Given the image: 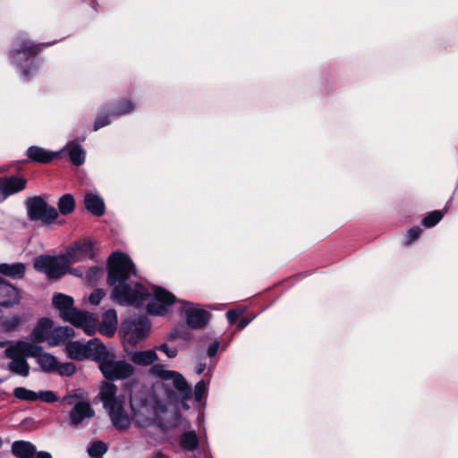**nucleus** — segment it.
<instances>
[{"instance_id":"nucleus-1","label":"nucleus","mask_w":458,"mask_h":458,"mask_svg":"<svg viewBox=\"0 0 458 458\" xmlns=\"http://www.w3.org/2000/svg\"><path fill=\"white\" fill-rule=\"evenodd\" d=\"M107 284L113 286L111 296L119 304L140 308L149 299L147 312L163 316L168 312L176 297L163 287H157L150 293L146 286L131 278L137 276V269L131 258L123 252H113L107 259Z\"/></svg>"},{"instance_id":"nucleus-2","label":"nucleus","mask_w":458,"mask_h":458,"mask_svg":"<svg viewBox=\"0 0 458 458\" xmlns=\"http://www.w3.org/2000/svg\"><path fill=\"white\" fill-rule=\"evenodd\" d=\"M154 376L163 380L165 395L172 400L176 397L187 401L192 396L191 388L185 377L178 371L166 369L164 365H154L151 368Z\"/></svg>"},{"instance_id":"nucleus-3","label":"nucleus","mask_w":458,"mask_h":458,"mask_svg":"<svg viewBox=\"0 0 458 458\" xmlns=\"http://www.w3.org/2000/svg\"><path fill=\"white\" fill-rule=\"evenodd\" d=\"M104 354H100L98 368L104 377L109 381H116L130 377L134 373V368L124 360H115L114 353L109 352L105 345Z\"/></svg>"},{"instance_id":"nucleus-4","label":"nucleus","mask_w":458,"mask_h":458,"mask_svg":"<svg viewBox=\"0 0 458 458\" xmlns=\"http://www.w3.org/2000/svg\"><path fill=\"white\" fill-rule=\"evenodd\" d=\"M34 269L50 280H58L69 271V261L64 253L57 256L42 254L34 259Z\"/></svg>"},{"instance_id":"nucleus-5","label":"nucleus","mask_w":458,"mask_h":458,"mask_svg":"<svg viewBox=\"0 0 458 458\" xmlns=\"http://www.w3.org/2000/svg\"><path fill=\"white\" fill-rule=\"evenodd\" d=\"M65 349L68 357L72 360L98 361L100 354H104L105 344L98 338H92L87 342L69 341Z\"/></svg>"},{"instance_id":"nucleus-6","label":"nucleus","mask_w":458,"mask_h":458,"mask_svg":"<svg viewBox=\"0 0 458 458\" xmlns=\"http://www.w3.org/2000/svg\"><path fill=\"white\" fill-rule=\"evenodd\" d=\"M150 327L151 325L145 317H133L122 321L119 334L125 343L135 346L148 336Z\"/></svg>"},{"instance_id":"nucleus-7","label":"nucleus","mask_w":458,"mask_h":458,"mask_svg":"<svg viewBox=\"0 0 458 458\" xmlns=\"http://www.w3.org/2000/svg\"><path fill=\"white\" fill-rule=\"evenodd\" d=\"M27 216L30 221H40L42 225H51L58 218V211L49 205L42 196H34L26 200Z\"/></svg>"},{"instance_id":"nucleus-8","label":"nucleus","mask_w":458,"mask_h":458,"mask_svg":"<svg viewBox=\"0 0 458 458\" xmlns=\"http://www.w3.org/2000/svg\"><path fill=\"white\" fill-rule=\"evenodd\" d=\"M183 306L182 307V314L184 316L186 325L191 329H201L205 327L210 318L211 313L204 309L194 307L192 302L187 301H180Z\"/></svg>"},{"instance_id":"nucleus-9","label":"nucleus","mask_w":458,"mask_h":458,"mask_svg":"<svg viewBox=\"0 0 458 458\" xmlns=\"http://www.w3.org/2000/svg\"><path fill=\"white\" fill-rule=\"evenodd\" d=\"M45 46L46 44H34L25 38L19 37L16 39V47L10 52V57L13 63L21 65L22 61L21 55L24 57V60H29L38 55Z\"/></svg>"},{"instance_id":"nucleus-10","label":"nucleus","mask_w":458,"mask_h":458,"mask_svg":"<svg viewBox=\"0 0 458 458\" xmlns=\"http://www.w3.org/2000/svg\"><path fill=\"white\" fill-rule=\"evenodd\" d=\"M42 346L27 341L18 340L4 350V356L12 360L37 357Z\"/></svg>"},{"instance_id":"nucleus-11","label":"nucleus","mask_w":458,"mask_h":458,"mask_svg":"<svg viewBox=\"0 0 458 458\" xmlns=\"http://www.w3.org/2000/svg\"><path fill=\"white\" fill-rule=\"evenodd\" d=\"M64 255L69 261V267L72 263L91 259L95 257L94 244L90 241H76L66 249Z\"/></svg>"},{"instance_id":"nucleus-12","label":"nucleus","mask_w":458,"mask_h":458,"mask_svg":"<svg viewBox=\"0 0 458 458\" xmlns=\"http://www.w3.org/2000/svg\"><path fill=\"white\" fill-rule=\"evenodd\" d=\"M53 305L59 311L60 317L64 321L72 324L79 310L74 307L72 297L64 293H55L53 296Z\"/></svg>"},{"instance_id":"nucleus-13","label":"nucleus","mask_w":458,"mask_h":458,"mask_svg":"<svg viewBox=\"0 0 458 458\" xmlns=\"http://www.w3.org/2000/svg\"><path fill=\"white\" fill-rule=\"evenodd\" d=\"M95 416V411L88 401H79L69 411L68 425L79 428L87 419Z\"/></svg>"},{"instance_id":"nucleus-14","label":"nucleus","mask_w":458,"mask_h":458,"mask_svg":"<svg viewBox=\"0 0 458 458\" xmlns=\"http://www.w3.org/2000/svg\"><path fill=\"white\" fill-rule=\"evenodd\" d=\"M27 181L17 176H4L0 178V201L7 197L22 191Z\"/></svg>"},{"instance_id":"nucleus-15","label":"nucleus","mask_w":458,"mask_h":458,"mask_svg":"<svg viewBox=\"0 0 458 458\" xmlns=\"http://www.w3.org/2000/svg\"><path fill=\"white\" fill-rule=\"evenodd\" d=\"M106 410L116 429L123 430L130 427L131 420L124 409V401L106 408Z\"/></svg>"},{"instance_id":"nucleus-16","label":"nucleus","mask_w":458,"mask_h":458,"mask_svg":"<svg viewBox=\"0 0 458 458\" xmlns=\"http://www.w3.org/2000/svg\"><path fill=\"white\" fill-rule=\"evenodd\" d=\"M20 291L0 277V306L13 307L20 302Z\"/></svg>"},{"instance_id":"nucleus-17","label":"nucleus","mask_w":458,"mask_h":458,"mask_svg":"<svg viewBox=\"0 0 458 458\" xmlns=\"http://www.w3.org/2000/svg\"><path fill=\"white\" fill-rule=\"evenodd\" d=\"M72 325L81 327L89 335H93L97 329L99 330V320L97 315L88 311L78 310Z\"/></svg>"},{"instance_id":"nucleus-18","label":"nucleus","mask_w":458,"mask_h":458,"mask_svg":"<svg viewBox=\"0 0 458 458\" xmlns=\"http://www.w3.org/2000/svg\"><path fill=\"white\" fill-rule=\"evenodd\" d=\"M175 448L176 445L184 452H194L199 447V437L195 430L182 432L176 440L171 442Z\"/></svg>"},{"instance_id":"nucleus-19","label":"nucleus","mask_w":458,"mask_h":458,"mask_svg":"<svg viewBox=\"0 0 458 458\" xmlns=\"http://www.w3.org/2000/svg\"><path fill=\"white\" fill-rule=\"evenodd\" d=\"M28 159L25 162L47 164L59 157V152L47 150L41 147L31 146L27 150Z\"/></svg>"},{"instance_id":"nucleus-20","label":"nucleus","mask_w":458,"mask_h":458,"mask_svg":"<svg viewBox=\"0 0 458 458\" xmlns=\"http://www.w3.org/2000/svg\"><path fill=\"white\" fill-rule=\"evenodd\" d=\"M86 210L95 216H102L106 213V204L103 198L96 193L87 192L83 199Z\"/></svg>"},{"instance_id":"nucleus-21","label":"nucleus","mask_w":458,"mask_h":458,"mask_svg":"<svg viewBox=\"0 0 458 458\" xmlns=\"http://www.w3.org/2000/svg\"><path fill=\"white\" fill-rule=\"evenodd\" d=\"M53 321L48 318H42L38 320L33 328L31 337L34 342L42 343L46 339L49 341V336L53 331Z\"/></svg>"},{"instance_id":"nucleus-22","label":"nucleus","mask_w":458,"mask_h":458,"mask_svg":"<svg viewBox=\"0 0 458 458\" xmlns=\"http://www.w3.org/2000/svg\"><path fill=\"white\" fill-rule=\"evenodd\" d=\"M117 324L115 310L109 309L103 313L102 322H99V331L104 335L112 336L116 331Z\"/></svg>"},{"instance_id":"nucleus-23","label":"nucleus","mask_w":458,"mask_h":458,"mask_svg":"<svg viewBox=\"0 0 458 458\" xmlns=\"http://www.w3.org/2000/svg\"><path fill=\"white\" fill-rule=\"evenodd\" d=\"M60 155H66L69 160L75 165H81L85 161L86 153L80 144L75 141L69 142L61 152Z\"/></svg>"},{"instance_id":"nucleus-24","label":"nucleus","mask_w":458,"mask_h":458,"mask_svg":"<svg viewBox=\"0 0 458 458\" xmlns=\"http://www.w3.org/2000/svg\"><path fill=\"white\" fill-rule=\"evenodd\" d=\"M116 394L117 386L114 384L105 383L102 386L99 393V398L103 403L105 409L123 401V399L117 397Z\"/></svg>"},{"instance_id":"nucleus-25","label":"nucleus","mask_w":458,"mask_h":458,"mask_svg":"<svg viewBox=\"0 0 458 458\" xmlns=\"http://www.w3.org/2000/svg\"><path fill=\"white\" fill-rule=\"evenodd\" d=\"M129 356L132 363L140 366H149L158 360L154 349L131 352Z\"/></svg>"},{"instance_id":"nucleus-26","label":"nucleus","mask_w":458,"mask_h":458,"mask_svg":"<svg viewBox=\"0 0 458 458\" xmlns=\"http://www.w3.org/2000/svg\"><path fill=\"white\" fill-rule=\"evenodd\" d=\"M11 451L16 458H34L37 450L31 442L16 440L13 443Z\"/></svg>"},{"instance_id":"nucleus-27","label":"nucleus","mask_w":458,"mask_h":458,"mask_svg":"<svg viewBox=\"0 0 458 458\" xmlns=\"http://www.w3.org/2000/svg\"><path fill=\"white\" fill-rule=\"evenodd\" d=\"M26 272V266L22 262H16L13 264L1 263L0 274L9 276L13 279H21L24 277Z\"/></svg>"},{"instance_id":"nucleus-28","label":"nucleus","mask_w":458,"mask_h":458,"mask_svg":"<svg viewBox=\"0 0 458 458\" xmlns=\"http://www.w3.org/2000/svg\"><path fill=\"white\" fill-rule=\"evenodd\" d=\"M72 336H74V329L72 327L69 326L55 327L49 336V344L52 346L60 345Z\"/></svg>"},{"instance_id":"nucleus-29","label":"nucleus","mask_w":458,"mask_h":458,"mask_svg":"<svg viewBox=\"0 0 458 458\" xmlns=\"http://www.w3.org/2000/svg\"><path fill=\"white\" fill-rule=\"evenodd\" d=\"M35 358L37 359L41 371L45 373L55 372L58 361L54 355L48 352H39Z\"/></svg>"},{"instance_id":"nucleus-30","label":"nucleus","mask_w":458,"mask_h":458,"mask_svg":"<svg viewBox=\"0 0 458 458\" xmlns=\"http://www.w3.org/2000/svg\"><path fill=\"white\" fill-rule=\"evenodd\" d=\"M76 207L74 196L71 193L64 194L57 202V211L63 216L72 214Z\"/></svg>"},{"instance_id":"nucleus-31","label":"nucleus","mask_w":458,"mask_h":458,"mask_svg":"<svg viewBox=\"0 0 458 458\" xmlns=\"http://www.w3.org/2000/svg\"><path fill=\"white\" fill-rule=\"evenodd\" d=\"M7 369L21 377H28L30 374V364L27 359L14 360L7 363Z\"/></svg>"},{"instance_id":"nucleus-32","label":"nucleus","mask_w":458,"mask_h":458,"mask_svg":"<svg viewBox=\"0 0 458 458\" xmlns=\"http://www.w3.org/2000/svg\"><path fill=\"white\" fill-rule=\"evenodd\" d=\"M446 212V207L443 210L431 211L423 217L421 225L426 228L433 227L441 221Z\"/></svg>"},{"instance_id":"nucleus-33","label":"nucleus","mask_w":458,"mask_h":458,"mask_svg":"<svg viewBox=\"0 0 458 458\" xmlns=\"http://www.w3.org/2000/svg\"><path fill=\"white\" fill-rule=\"evenodd\" d=\"M107 445L101 440L93 441L87 449L88 454L91 458H102L107 452Z\"/></svg>"},{"instance_id":"nucleus-34","label":"nucleus","mask_w":458,"mask_h":458,"mask_svg":"<svg viewBox=\"0 0 458 458\" xmlns=\"http://www.w3.org/2000/svg\"><path fill=\"white\" fill-rule=\"evenodd\" d=\"M177 338L183 341H190L192 338V334L184 326L180 325L168 334L169 341H174Z\"/></svg>"},{"instance_id":"nucleus-35","label":"nucleus","mask_w":458,"mask_h":458,"mask_svg":"<svg viewBox=\"0 0 458 458\" xmlns=\"http://www.w3.org/2000/svg\"><path fill=\"white\" fill-rule=\"evenodd\" d=\"M13 395L20 400L23 401H36L38 400L37 393L23 386L16 387L13 390Z\"/></svg>"},{"instance_id":"nucleus-36","label":"nucleus","mask_w":458,"mask_h":458,"mask_svg":"<svg viewBox=\"0 0 458 458\" xmlns=\"http://www.w3.org/2000/svg\"><path fill=\"white\" fill-rule=\"evenodd\" d=\"M134 109V105L130 100H122L117 104V107L112 112L114 116H121L131 113Z\"/></svg>"},{"instance_id":"nucleus-37","label":"nucleus","mask_w":458,"mask_h":458,"mask_svg":"<svg viewBox=\"0 0 458 458\" xmlns=\"http://www.w3.org/2000/svg\"><path fill=\"white\" fill-rule=\"evenodd\" d=\"M102 272V267L98 266H92L86 270L85 279L89 284H95Z\"/></svg>"},{"instance_id":"nucleus-38","label":"nucleus","mask_w":458,"mask_h":458,"mask_svg":"<svg viewBox=\"0 0 458 458\" xmlns=\"http://www.w3.org/2000/svg\"><path fill=\"white\" fill-rule=\"evenodd\" d=\"M76 371V366L72 362L59 363L57 362L56 370L60 376L71 377Z\"/></svg>"},{"instance_id":"nucleus-39","label":"nucleus","mask_w":458,"mask_h":458,"mask_svg":"<svg viewBox=\"0 0 458 458\" xmlns=\"http://www.w3.org/2000/svg\"><path fill=\"white\" fill-rule=\"evenodd\" d=\"M84 397L85 396H84L83 393L79 394L78 390H74V391H72V393H70V394L64 395L61 399V403L71 405L73 407L77 403V402L84 401Z\"/></svg>"},{"instance_id":"nucleus-40","label":"nucleus","mask_w":458,"mask_h":458,"mask_svg":"<svg viewBox=\"0 0 458 458\" xmlns=\"http://www.w3.org/2000/svg\"><path fill=\"white\" fill-rule=\"evenodd\" d=\"M21 324V318L13 316L3 321L2 327L4 332H11L15 330Z\"/></svg>"},{"instance_id":"nucleus-41","label":"nucleus","mask_w":458,"mask_h":458,"mask_svg":"<svg viewBox=\"0 0 458 458\" xmlns=\"http://www.w3.org/2000/svg\"><path fill=\"white\" fill-rule=\"evenodd\" d=\"M37 396L38 399L47 403H53L58 400L56 394L51 390H41L37 393Z\"/></svg>"},{"instance_id":"nucleus-42","label":"nucleus","mask_w":458,"mask_h":458,"mask_svg":"<svg viewBox=\"0 0 458 458\" xmlns=\"http://www.w3.org/2000/svg\"><path fill=\"white\" fill-rule=\"evenodd\" d=\"M207 393L206 383L203 379L199 380L194 387V398L196 402H200Z\"/></svg>"},{"instance_id":"nucleus-43","label":"nucleus","mask_w":458,"mask_h":458,"mask_svg":"<svg viewBox=\"0 0 458 458\" xmlns=\"http://www.w3.org/2000/svg\"><path fill=\"white\" fill-rule=\"evenodd\" d=\"M154 350L164 352L168 358L173 359L177 356L178 350L176 347H170L166 343H163L157 346Z\"/></svg>"},{"instance_id":"nucleus-44","label":"nucleus","mask_w":458,"mask_h":458,"mask_svg":"<svg viewBox=\"0 0 458 458\" xmlns=\"http://www.w3.org/2000/svg\"><path fill=\"white\" fill-rule=\"evenodd\" d=\"M421 229L419 226H414L407 231L405 244L409 245L420 236Z\"/></svg>"},{"instance_id":"nucleus-45","label":"nucleus","mask_w":458,"mask_h":458,"mask_svg":"<svg viewBox=\"0 0 458 458\" xmlns=\"http://www.w3.org/2000/svg\"><path fill=\"white\" fill-rule=\"evenodd\" d=\"M105 292L102 289L97 288L95 289L89 297V301L92 305H98L105 296Z\"/></svg>"},{"instance_id":"nucleus-46","label":"nucleus","mask_w":458,"mask_h":458,"mask_svg":"<svg viewBox=\"0 0 458 458\" xmlns=\"http://www.w3.org/2000/svg\"><path fill=\"white\" fill-rule=\"evenodd\" d=\"M110 123V119L107 114H100L98 115L94 123V131H98V129L108 125Z\"/></svg>"},{"instance_id":"nucleus-47","label":"nucleus","mask_w":458,"mask_h":458,"mask_svg":"<svg viewBox=\"0 0 458 458\" xmlns=\"http://www.w3.org/2000/svg\"><path fill=\"white\" fill-rule=\"evenodd\" d=\"M241 311L239 310H236V309H231L229 310H227L226 312V318H227V320H228V323L233 325L234 323L237 322L240 315H241Z\"/></svg>"},{"instance_id":"nucleus-48","label":"nucleus","mask_w":458,"mask_h":458,"mask_svg":"<svg viewBox=\"0 0 458 458\" xmlns=\"http://www.w3.org/2000/svg\"><path fill=\"white\" fill-rule=\"evenodd\" d=\"M219 346H220V341L219 340H215L213 343H211L209 344V346L208 347V350H207V355L209 357V358H213L216 355L217 353V351L219 349Z\"/></svg>"},{"instance_id":"nucleus-49","label":"nucleus","mask_w":458,"mask_h":458,"mask_svg":"<svg viewBox=\"0 0 458 458\" xmlns=\"http://www.w3.org/2000/svg\"><path fill=\"white\" fill-rule=\"evenodd\" d=\"M251 321V318H249L247 317H244V318H242L238 323H237V329L238 330H242L244 329Z\"/></svg>"},{"instance_id":"nucleus-50","label":"nucleus","mask_w":458,"mask_h":458,"mask_svg":"<svg viewBox=\"0 0 458 458\" xmlns=\"http://www.w3.org/2000/svg\"><path fill=\"white\" fill-rule=\"evenodd\" d=\"M206 367H207V365L204 361L199 362L195 367V372L198 375H200L205 371Z\"/></svg>"},{"instance_id":"nucleus-51","label":"nucleus","mask_w":458,"mask_h":458,"mask_svg":"<svg viewBox=\"0 0 458 458\" xmlns=\"http://www.w3.org/2000/svg\"><path fill=\"white\" fill-rule=\"evenodd\" d=\"M34 458H53L51 454L47 451L36 452Z\"/></svg>"},{"instance_id":"nucleus-52","label":"nucleus","mask_w":458,"mask_h":458,"mask_svg":"<svg viewBox=\"0 0 458 458\" xmlns=\"http://www.w3.org/2000/svg\"><path fill=\"white\" fill-rule=\"evenodd\" d=\"M151 458H169V456L161 452L160 450H155L152 453Z\"/></svg>"},{"instance_id":"nucleus-53","label":"nucleus","mask_w":458,"mask_h":458,"mask_svg":"<svg viewBox=\"0 0 458 458\" xmlns=\"http://www.w3.org/2000/svg\"><path fill=\"white\" fill-rule=\"evenodd\" d=\"M21 73L24 76V78L30 79V77L31 76L30 69L29 68H24V67H21Z\"/></svg>"},{"instance_id":"nucleus-54","label":"nucleus","mask_w":458,"mask_h":458,"mask_svg":"<svg viewBox=\"0 0 458 458\" xmlns=\"http://www.w3.org/2000/svg\"><path fill=\"white\" fill-rule=\"evenodd\" d=\"M68 272L72 274V275L78 276H82L78 268H73L72 270L69 269Z\"/></svg>"},{"instance_id":"nucleus-55","label":"nucleus","mask_w":458,"mask_h":458,"mask_svg":"<svg viewBox=\"0 0 458 458\" xmlns=\"http://www.w3.org/2000/svg\"><path fill=\"white\" fill-rule=\"evenodd\" d=\"M7 341H0V348L5 346L7 344Z\"/></svg>"},{"instance_id":"nucleus-56","label":"nucleus","mask_w":458,"mask_h":458,"mask_svg":"<svg viewBox=\"0 0 458 458\" xmlns=\"http://www.w3.org/2000/svg\"><path fill=\"white\" fill-rule=\"evenodd\" d=\"M203 419H204V416H203V415H199V417H198L199 421H200V420H203Z\"/></svg>"},{"instance_id":"nucleus-57","label":"nucleus","mask_w":458,"mask_h":458,"mask_svg":"<svg viewBox=\"0 0 458 458\" xmlns=\"http://www.w3.org/2000/svg\"><path fill=\"white\" fill-rule=\"evenodd\" d=\"M4 380L0 378V384L3 382Z\"/></svg>"}]
</instances>
